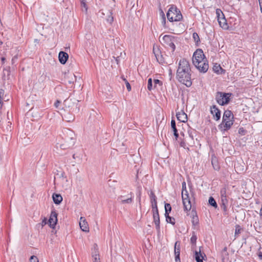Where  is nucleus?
<instances>
[{
  "label": "nucleus",
  "mask_w": 262,
  "mask_h": 262,
  "mask_svg": "<svg viewBox=\"0 0 262 262\" xmlns=\"http://www.w3.org/2000/svg\"><path fill=\"white\" fill-rule=\"evenodd\" d=\"M2 107V98H0V108H1Z\"/></svg>",
  "instance_id": "nucleus-57"
},
{
  "label": "nucleus",
  "mask_w": 262,
  "mask_h": 262,
  "mask_svg": "<svg viewBox=\"0 0 262 262\" xmlns=\"http://www.w3.org/2000/svg\"><path fill=\"white\" fill-rule=\"evenodd\" d=\"M190 71L189 62L184 58L181 59L177 71V78L179 82L187 87H190L192 84Z\"/></svg>",
  "instance_id": "nucleus-1"
},
{
  "label": "nucleus",
  "mask_w": 262,
  "mask_h": 262,
  "mask_svg": "<svg viewBox=\"0 0 262 262\" xmlns=\"http://www.w3.org/2000/svg\"><path fill=\"white\" fill-rule=\"evenodd\" d=\"M106 21L110 24H112L114 21V18L112 15V13L110 12V15L107 16L106 18Z\"/></svg>",
  "instance_id": "nucleus-34"
},
{
  "label": "nucleus",
  "mask_w": 262,
  "mask_h": 262,
  "mask_svg": "<svg viewBox=\"0 0 262 262\" xmlns=\"http://www.w3.org/2000/svg\"><path fill=\"white\" fill-rule=\"evenodd\" d=\"M79 226L81 229L84 232H88L89 231V228L88 223L86 222L84 217H81L80 219Z\"/></svg>",
  "instance_id": "nucleus-16"
},
{
  "label": "nucleus",
  "mask_w": 262,
  "mask_h": 262,
  "mask_svg": "<svg viewBox=\"0 0 262 262\" xmlns=\"http://www.w3.org/2000/svg\"><path fill=\"white\" fill-rule=\"evenodd\" d=\"M80 2L81 8L82 11L87 12L88 7L86 4V0H79Z\"/></svg>",
  "instance_id": "nucleus-26"
},
{
  "label": "nucleus",
  "mask_w": 262,
  "mask_h": 262,
  "mask_svg": "<svg viewBox=\"0 0 262 262\" xmlns=\"http://www.w3.org/2000/svg\"><path fill=\"white\" fill-rule=\"evenodd\" d=\"M216 15L217 20H220L221 18H222L223 17H225L224 14L220 9H216Z\"/></svg>",
  "instance_id": "nucleus-29"
},
{
  "label": "nucleus",
  "mask_w": 262,
  "mask_h": 262,
  "mask_svg": "<svg viewBox=\"0 0 262 262\" xmlns=\"http://www.w3.org/2000/svg\"><path fill=\"white\" fill-rule=\"evenodd\" d=\"M171 126L173 132L177 131L176 125V122L174 120L171 121Z\"/></svg>",
  "instance_id": "nucleus-36"
},
{
  "label": "nucleus",
  "mask_w": 262,
  "mask_h": 262,
  "mask_svg": "<svg viewBox=\"0 0 262 262\" xmlns=\"http://www.w3.org/2000/svg\"><path fill=\"white\" fill-rule=\"evenodd\" d=\"M30 262H38L37 257L34 255L31 256L30 257Z\"/></svg>",
  "instance_id": "nucleus-40"
},
{
  "label": "nucleus",
  "mask_w": 262,
  "mask_h": 262,
  "mask_svg": "<svg viewBox=\"0 0 262 262\" xmlns=\"http://www.w3.org/2000/svg\"><path fill=\"white\" fill-rule=\"evenodd\" d=\"M92 256L93 258V262H100L98 251H96L95 253L92 252Z\"/></svg>",
  "instance_id": "nucleus-27"
},
{
  "label": "nucleus",
  "mask_w": 262,
  "mask_h": 262,
  "mask_svg": "<svg viewBox=\"0 0 262 262\" xmlns=\"http://www.w3.org/2000/svg\"><path fill=\"white\" fill-rule=\"evenodd\" d=\"M181 194L184 210L189 211L191 208V204L187 190H182Z\"/></svg>",
  "instance_id": "nucleus-7"
},
{
  "label": "nucleus",
  "mask_w": 262,
  "mask_h": 262,
  "mask_svg": "<svg viewBox=\"0 0 262 262\" xmlns=\"http://www.w3.org/2000/svg\"><path fill=\"white\" fill-rule=\"evenodd\" d=\"M2 43H3L2 41H1L0 40V46H1V45H2Z\"/></svg>",
  "instance_id": "nucleus-62"
},
{
  "label": "nucleus",
  "mask_w": 262,
  "mask_h": 262,
  "mask_svg": "<svg viewBox=\"0 0 262 262\" xmlns=\"http://www.w3.org/2000/svg\"><path fill=\"white\" fill-rule=\"evenodd\" d=\"M52 198L53 202L55 204H59L62 201V197L59 194L53 193Z\"/></svg>",
  "instance_id": "nucleus-21"
},
{
  "label": "nucleus",
  "mask_w": 262,
  "mask_h": 262,
  "mask_svg": "<svg viewBox=\"0 0 262 262\" xmlns=\"http://www.w3.org/2000/svg\"><path fill=\"white\" fill-rule=\"evenodd\" d=\"M4 94V91L2 89L0 90V98L2 99V97L3 96Z\"/></svg>",
  "instance_id": "nucleus-49"
},
{
  "label": "nucleus",
  "mask_w": 262,
  "mask_h": 262,
  "mask_svg": "<svg viewBox=\"0 0 262 262\" xmlns=\"http://www.w3.org/2000/svg\"><path fill=\"white\" fill-rule=\"evenodd\" d=\"M180 145L181 147H183L184 148H185L186 145L184 141H182L180 142Z\"/></svg>",
  "instance_id": "nucleus-50"
},
{
  "label": "nucleus",
  "mask_w": 262,
  "mask_h": 262,
  "mask_svg": "<svg viewBox=\"0 0 262 262\" xmlns=\"http://www.w3.org/2000/svg\"><path fill=\"white\" fill-rule=\"evenodd\" d=\"M241 228L239 227V226H237L236 227V229H235V236H236V235L239 234L241 233Z\"/></svg>",
  "instance_id": "nucleus-41"
},
{
  "label": "nucleus",
  "mask_w": 262,
  "mask_h": 262,
  "mask_svg": "<svg viewBox=\"0 0 262 262\" xmlns=\"http://www.w3.org/2000/svg\"><path fill=\"white\" fill-rule=\"evenodd\" d=\"M165 215H168L171 210V207L170 204L166 203L165 204Z\"/></svg>",
  "instance_id": "nucleus-31"
},
{
  "label": "nucleus",
  "mask_w": 262,
  "mask_h": 262,
  "mask_svg": "<svg viewBox=\"0 0 262 262\" xmlns=\"http://www.w3.org/2000/svg\"><path fill=\"white\" fill-rule=\"evenodd\" d=\"M166 16L169 21H178L181 20L182 18V15L179 9L176 6L172 5L169 9Z\"/></svg>",
  "instance_id": "nucleus-4"
},
{
  "label": "nucleus",
  "mask_w": 262,
  "mask_h": 262,
  "mask_svg": "<svg viewBox=\"0 0 262 262\" xmlns=\"http://www.w3.org/2000/svg\"><path fill=\"white\" fill-rule=\"evenodd\" d=\"M123 79L125 81L127 90L130 91L131 90V86L129 83L126 80L125 78H123Z\"/></svg>",
  "instance_id": "nucleus-39"
},
{
  "label": "nucleus",
  "mask_w": 262,
  "mask_h": 262,
  "mask_svg": "<svg viewBox=\"0 0 262 262\" xmlns=\"http://www.w3.org/2000/svg\"><path fill=\"white\" fill-rule=\"evenodd\" d=\"M231 95V93H225L219 92L217 93L216 95V100L219 104L224 105L229 102Z\"/></svg>",
  "instance_id": "nucleus-6"
},
{
  "label": "nucleus",
  "mask_w": 262,
  "mask_h": 262,
  "mask_svg": "<svg viewBox=\"0 0 262 262\" xmlns=\"http://www.w3.org/2000/svg\"><path fill=\"white\" fill-rule=\"evenodd\" d=\"M60 101H59V100H57V101L55 102V103H54V106H55L56 108H57V107H58L59 105L60 104Z\"/></svg>",
  "instance_id": "nucleus-48"
},
{
  "label": "nucleus",
  "mask_w": 262,
  "mask_h": 262,
  "mask_svg": "<svg viewBox=\"0 0 262 262\" xmlns=\"http://www.w3.org/2000/svg\"><path fill=\"white\" fill-rule=\"evenodd\" d=\"M153 53L155 54L157 61L159 63H163L164 62L162 55L161 54L158 48H156L155 47H153Z\"/></svg>",
  "instance_id": "nucleus-17"
},
{
  "label": "nucleus",
  "mask_w": 262,
  "mask_h": 262,
  "mask_svg": "<svg viewBox=\"0 0 262 262\" xmlns=\"http://www.w3.org/2000/svg\"><path fill=\"white\" fill-rule=\"evenodd\" d=\"M233 115L231 111L226 110L224 112L222 122L219 125V127L222 131L229 130L233 124Z\"/></svg>",
  "instance_id": "nucleus-2"
},
{
  "label": "nucleus",
  "mask_w": 262,
  "mask_h": 262,
  "mask_svg": "<svg viewBox=\"0 0 262 262\" xmlns=\"http://www.w3.org/2000/svg\"><path fill=\"white\" fill-rule=\"evenodd\" d=\"M243 131V128H240L239 129V133H241V132H242Z\"/></svg>",
  "instance_id": "nucleus-58"
},
{
  "label": "nucleus",
  "mask_w": 262,
  "mask_h": 262,
  "mask_svg": "<svg viewBox=\"0 0 262 262\" xmlns=\"http://www.w3.org/2000/svg\"><path fill=\"white\" fill-rule=\"evenodd\" d=\"M64 139L67 144H60V147L62 149L70 148L75 143V135L72 130L66 129L64 131Z\"/></svg>",
  "instance_id": "nucleus-3"
},
{
  "label": "nucleus",
  "mask_w": 262,
  "mask_h": 262,
  "mask_svg": "<svg viewBox=\"0 0 262 262\" xmlns=\"http://www.w3.org/2000/svg\"><path fill=\"white\" fill-rule=\"evenodd\" d=\"M47 219L44 218V219L42 221V223H41L42 226H43L45 225L46 224H47Z\"/></svg>",
  "instance_id": "nucleus-51"
},
{
  "label": "nucleus",
  "mask_w": 262,
  "mask_h": 262,
  "mask_svg": "<svg viewBox=\"0 0 262 262\" xmlns=\"http://www.w3.org/2000/svg\"><path fill=\"white\" fill-rule=\"evenodd\" d=\"M218 23L221 27L224 29H227L228 28V24L225 17H223L222 18L218 20Z\"/></svg>",
  "instance_id": "nucleus-22"
},
{
  "label": "nucleus",
  "mask_w": 262,
  "mask_h": 262,
  "mask_svg": "<svg viewBox=\"0 0 262 262\" xmlns=\"http://www.w3.org/2000/svg\"><path fill=\"white\" fill-rule=\"evenodd\" d=\"M63 174H64V173L62 172L61 174V176L63 177Z\"/></svg>",
  "instance_id": "nucleus-61"
},
{
  "label": "nucleus",
  "mask_w": 262,
  "mask_h": 262,
  "mask_svg": "<svg viewBox=\"0 0 262 262\" xmlns=\"http://www.w3.org/2000/svg\"><path fill=\"white\" fill-rule=\"evenodd\" d=\"M73 158L74 159H75V154H74V155H73Z\"/></svg>",
  "instance_id": "nucleus-60"
},
{
  "label": "nucleus",
  "mask_w": 262,
  "mask_h": 262,
  "mask_svg": "<svg viewBox=\"0 0 262 262\" xmlns=\"http://www.w3.org/2000/svg\"><path fill=\"white\" fill-rule=\"evenodd\" d=\"M211 163H212V166H213V168H214V169L215 170H219V166L217 164H215L214 163V160L213 159L212 160Z\"/></svg>",
  "instance_id": "nucleus-42"
},
{
  "label": "nucleus",
  "mask_w": 262,
  "mask_h": 262,
  "mask_svg": "<svg viewBox=\"0 0 262 262\" xmlns=\"http://www.w3.org/2000/svg\"><path fill=\"white\" fill-rule=\"evenodd\" d=\"M181 249V243L180 241H177L174 244V253L175 255L176 262H181L180 254Z\"/></svg>",
  "instance_id": "nucleus-11"
},
{
  "label": "nucleus",
  "mask_w": 262,
  "mask_h": 262,
  "mask_svg": "<svg viewBox=\"0 0 262 262\" xmlns=\"http://www.w3.org/2000/svg\"><path fill=\"white\" fill-rule=\"evenodd\" d=\"M204 257H206L205 254L203 252H201V250L199 251H195L194 258L196 262H203V260L204 259Z\"/></svg>",
  "instance_id": "nucleus-19"
},
{
  "label": "nucleus",
  "mask_w": 262,
  "mask_h": 262,
  "mask_svg": "<svg viewBox=\"0 0 262 262\" xmlns=\"http://www.w3.org/2000/svg\"><path fill=\"white\" fill-rule=\"evenodd\" d=\"M210 113L213 115L214 119L219 120L221 118V112L216 105H213L210 107Z\"/></svg>",
  "instance_id": "nucleus-14"
},
{
  "label": "nucleus",
  "mask_w": 262,
  "mask_h": 262,
  "mask_svg": "<svg viewBox=\"0 0 262 262\" xmlns=\"http://www.w3.org/2000/svg\"><path fill=\"white\" fill-rule=\"evenodd\" d=\"M213 70L215 73L217 74H221L223 71V69L220 64L216 63L213 66Z\"/></svg>",
  "instance_id": "nucleus-25"
},
{
  "label": "nucleus",
  "mask_w": 262,
  "mask_h": 262,
  "mask_svg": "<svg viewBox=\"0 0 262 262\" xmlns=\"http://www.w3.org/2000/svg\"><path fill=\"white\" fill-rule=\"evenodd\" d=\"M153 89H154V88L152 86V79L151 78H149L148 79L147 89L149 91H151Z\"/></svg>",
  "instance_id": "nucleus-32"
},
{
  "label": "nucleus",
  "mask_w": 262,
  "mask_h": 262,
  "mask_svg": "<svg viewBox=\"0 0 262 262\" xmlns=\"http://www.w3.org/2000/svg\"><path fill=\"white\" fill-rule=\"evenodd\" d=\"M69 57L68 54L63 52V51H60L58 55V58L61 64H64L67 62L68 59Z\"/></svg>",
  "instance_id": "nucleus-18"
},
{
  "label": "nucleus",
  "mask_w": 262,
  "mask_h": 262,
  "mask_svg": "<svg viewBox=\"0 0 262 262\" xmlns=\"http://www.w3.org/2000/svg\"><path fill=\"white\" fill-rule=\"evenodd\" d=\"M166 217V221L167 223L171 224L172 225L175 224V219L174 218L171 217L168 215H165Z\"/></svg>",
  "instance_id": "nucleus-30"
},
{
  "label": "nucleus",
  "mask_w": 262,
  "mask_h": 262,
  "mask_svg": "<svg viewBox=\"0 0 262 262\" xmlns=\"http://www.w3.org/2000/svg\"><path fill=\"white\" fill-rule=\"evenodd\" d=\"M57 222V214L55 211H52L50 217L48 221L50 227L54 228Z\"/></svg>",
  "instance_id": "nucleus-13"
},
{
  "label": "nucleus",
  "mask_w": 262,
  "mask_h": 262,
  "mask_svg": "<svg viewBox=\"0 0 262 262\" xmlns=\"http://www.w3.org/2000/svg\"><path fill=\"white\" fill-rule=\"evenodd\" d=\"M1 60H2V64H4L6 60V58L5 57H3L1 58Z\"/></svg>",
  "instance_id": "nucleus-54"
},
{
  "label": "nucleus",
  "mask_w": 262,
  "mask_h": 262,
  "mask_svg": "<svg viewBox=\"0 0 262 262\" xmlns=\"http://www.w3.org/2000/svg\"><path fill=\"white\" fill-rule=\"evenodd\" d=\"M260 11L262 13V3H259Z\"/></svg>",
  "instance_id": "nucleus-55"
},
{
  "label": "nucleus",
  "mask_w": 262,
  "mask_h": 262,
  "mask_svg": "<svg viewBox=\"0 0 262 262\" xmlns=\"http://www.w3.org/2000/svg\"><path fill=\"white\" fill-rule=\"evenodd\" d=\"M187 190V189H186V182L185 181H184L182 183V190Z\"/></svg>",
  "instance_id": "nucleus-46"
},
{
  "label": "nucleus",
  "mask_w": 262,
  "mask_h": 262,
  "mask_svg": "<svg viewBox=\"0 0 262 262\" xmlns=\"http://www.w3.org/2000/svg\"><path fill=\"white\" fill-rule=\"evenodd\" d=\"M197 239V237L195 235H193L190 238L191 243L192 244H195Z\"/></svg>",
  "instance_id": "nucleus-38"
},
{
  "label": "nucleus",
  "mask_w": 262,
  "mask_h": 262,
  "mask_svg": "<svg viewBox=\"0 0 262 262\" xmlns=\"http://www.w3.org/2000/svg\"><path fill=\"white\" fill-rule=\"evenodd\" d=\"M160 15L162 16V18L165 17V14L164 12L162 11V10H160Z\"/></svg>",
  "instance_id": "nucleus-52"
},
{
  "label": "nucleus",
  "mask_w": 262,
  "mask_h": 262,
  "mask_svg": "<svg viewBox=\"0 0 262 262\" xmlns=\"http://www.w3.org/2000/svg\"><path fill=\"white\" fill-rule=\"evenodd\" d=\"M96 251H98V248L97 245L96 244H95L94 245V247H93V252H92L95 253Z\"/></svg>",
  "instance_id": "nucleus-44"
},
{
  "label": "nucleus",
  "mask_w": 262,
  "mask_h": 262,
  "mask_svg": "<svg viewBox=\"0 0 262 262\" xmlns=\"http://www.w3.org/2000/svg\"><path fill=\"white\" fill-rule=\"evenodd\" d=\"M149 195L151 203V208L152 210H158L157 207V197L154 192L152 191H150Z\"/></svg>",
  "instance_id": "nucleus-15"
},
{
  "label": "nucleus",
  "mask_w": 262,
  "mask_h": 262,
  "mask_svg": "<svg viewBox=\"0 0 262 262\" xmlns=\"http://www.w3.org/2000/svg\"><path fill=\"white\" fill-rule=\"evenodd\" d=\"M153 213V218H154V222L156 225V228L158 232V233H160V217L159 214L158 210H152Z\"/></svg>",
  "instance_id": "nucleus-10"
},
{
  "label": "nucleus",
  "mask_w": 262,
  "mask_h": 262,
  "mask_svg": "<svg viewBox=\"0 0 262 262\" xmlns=\"http://www.w3.org/2000/svg\"><path fill=\"white\" fill-rule=\"evenodd\" d=\"M177 119L182 122H185L187 120V116L184 112L181 111L177 113Z\"/></svg>",
  "instance_id": "nucleus-20"
},
{
  "label": "nucleus",
  "mask_w": 262,
  "mask_h": 262,
  "mask_svg": "<svg viewBox=\"0 0 262 262\" xmlns=\"http://www.w3.org/2000/svg\"><path fill=\"white\" fill-rule=\"evenodd\" d=\"M159 40L162 44L170 48L172 52L174 51L176 49L174 42L177 41L175 37L170 35H165L163 36L161 35L159 37Z\"/></svg>",
  "instance_id": "nucleus-5"
},
{
  "label": "nucleus",
  "mask_w": 262,
  "mask_h": 262,
  "mask_svg": "<svg viewBox=\"0 0 262 262\" xmlns=\"http://www.w3.org/2000/svg\"><path fill=\"white\" fill-rule=\"evenodd\" d=\"M162 24L164 26L166 24V17L162 18Z\"/></svg>",
  "instance_id": "nucleus-53"
},
{
  "label": "nucleus",
  "mask_w": 262,
  "mask_h": 262,
  "mask_svg": "<svg viewBox=\"0 0 262 262\" xmlns=\"http://www.w3.org/2000/svg\"><path fill=\"white\" fill-rule=\"evenodd\" d=\"M208 203H209V205L213 206L215 208H216L217 207V203L213 197L210 196L209 198V200H208Z\"/></svg>",
  "instance_id": "nucleus-28"
},
{
  "label": "nucleus",
  "mask_w": 262,
  "mask_h": 262,
  "mask_svg": "<svg viewBox=\"0 0 262 262\" xmlns=\"http://www.w3.org/2000/svg\"><path fill=\"white\" fill-rule=\"evenodd\" d=\"M259 3H262V0H258Z\"/></svg>",
  "instance_id": "nucleus-59"
},
{
  "label": "nucleus",
  "mask_w": 262,
  "mask_h": 262,
  "mask_svg": "<svg viewBox=\"0 0 262 262\" xmlns=\"http://www.w3.org/2000/svg\"><path fill=\"white\" fill-rule=\"evenodd\" d=\"M193 38L195 42H198L200 41L199 36L198 34V33L194 32L193 33L192 35Z\"/></svg>",
  "instance_id": "nucleus-35"
},
{
  "label": "nucleus",
  "mask_w": 262,
  "mask_h": 262,
  "mask_svg": "<svg viewBox=\"0 0 262 262\" xmlns=\"http://www.w3.org/2000/svg\"><path fill=\"white\" fill-rule=\"evenodd\" d=\"M258 256L260 259H262V252H259Z\"/></svg>",
  "instance_id": "nucleus-56"
},
{
  "label": "nucleus",
  "mask_w": 262,
  "mask_h": 262,
  "mask_svg": "<svg viewBox=\"0 0 262 262\" xmlns=\"http://www.w3.org/2000/svg\"><path fill=\"white\" fill-rule=\"evenodd\" d=\"M221 198L227 197V192L226 188H223L220 191Z\"/></svg>",
  "instance_id": "nucleus-33"
},
{
  "label": "nucleus",
  "mask_w": 262,
  "mask_h": 262,
  "mask_svg": "<svg viewBox=\"0 0 262 262\" xmlns=\"http://www.w3.org/2000/svg\"><path fill=\"white\" fill-rule=\"evenodd\" d=\"M221 207L224 211H226L227 210V206L228 204V200L227 197L221 198Z\"/></svg>",
  "instance_id": "nucleus-23"
},
{
  "label": "nucleus",
  "mask_w": 262,
  "mask_h": 262,
  "mask_svg": "<svg viewBox=\"0 0 262 262\" xmlns=\"http://www.w3.org/2000/svg\"><path fill=\"white\" fill-rule=\"evenodd\" d=\"M63 119L67 122H70L74 120L75 117L73 114L70 113H67L64 115Z\"/></svg>",
  "instance_id": "nucleus-24"
},
{
  "label": "nucleus",
  "mask_w": 262,
  "mask_h": 262,
  "mask_svg": "<svg viewBox=\"0 0 262 262\" xmlns=\"http://www.w3.org/2000/svg\"><path fill=\"white\" fill-rule=\"evenodd\" d=\"M194 66L201 72L205 73L207 71L209 66L206 59L201 61H195L193 63Z\"/></svg>",
  "instance_id": "nucleus-8"
},
{
  "label": "nucleus",
  "mask_w": 262,
  "mask_h": 262,
  "mask_svg": "<svg viewBox=\"0 0 262 262\" xmlns=\"http://www.w3.org/2000/svg\"><path fill=\"white\" fill-rule=\"evenodd\" d=\"M205 55L202 49H197L193 53L192 57L193 63L195 61H201L202 60L205 59Z\"/></svg>",
  "instance_id": "nucleus-9"
},
{
  "label": "nucleus",
  "mask_w": 262,
  "mask_h": 262,
  "mask_svg": "<svg viewBox=\"0 0 262 262\" xmlns=\"http://www.w3.org/2000/svg\"><path fill=\"white\" fill-rule=\"evenodd\" d=\"M71 77H72V79H70L69 81H68V82L69 83H73L74 82V80L73 79L72 77H74V80L76 79V77L73 74H71Z\"/></svg>",
  "instance_id": "nucleus-45"
},
{
  "label": "nucleus",
  "mask_w": 262,
  "mask_h": 262,
  "mask_svg": "<svg viewBox=\"0 0 262 262\" xmlns=\"http://www.w3.org/2000/svg\"><path fill=\"white\" fill-rule=\"evenodd\" d=\"M18 58L17 55H15L11 60L12 64H14Z\"/></svg>",
  "instance_id": "nucleus-43"
},
{
  "label": "nucleus",
  "mask_w": 262,
  "mask_h": 262,
  "mask_svg": "<svg viewBox=\"0 0 262 262\" xmlns=\"http://www.w3.org/2000/svg\"><path fill=\"white\" fill-rule=\"evenodd\" d=\"M68 100V99H66V100L64 101V102H66V101H67Z\"/></svg>",
  "instance_id": "nucleus-63"
},
{
  "label": "nucleus",
  "mask_w": 262,
  "mask_h": 262,
  "mask_svg": "<svg viewBox=\"0 0 262 262\" xmlns=\"http://www.w3.org/2000/svg\"><path fill=\"white\" fill-rule=\"evenodd\" d=\"M154 88H156V85L158 84H159L160 85H162V82L161 81L159 80V79H154Z\"/></svg>",
  "instance_id": "nucleus-37"
},
{
  "label": "nucleus",
  "mask_w": 262,
  "mask_h": 262,
  "mask_svg": "<svg viewBox=\"0 0 262 262\" xmlns=\"http://www.w3.org/2000/svg\"><path fill=\"white\" fill-rule=\"evenodd\" d=\"M173 134H174L176 139L177 140L178 138L179 137V134L178 133V130L173 132Z\"/></svg>",
  "instance_id": "nucleus-47"
},
{
  "label": "nucleus",
  "mask_w": 262,
  "mask_h": 262,
  "mask_svg": "<svg viewBox=\"0 0 262 262\" xmlns=\"http://www.w3.org/2000/svg\"><path fill=\"white\" fill-rule=\"evenodd\" d=\"M129 195L130 196L126 199H125L124 196L121 195L118 198L117 200L121 204H132L133 201L134 195L132 193H130Z\"/></svg>",
  "instance_id": "nucleus-12"
}]
</instances>
